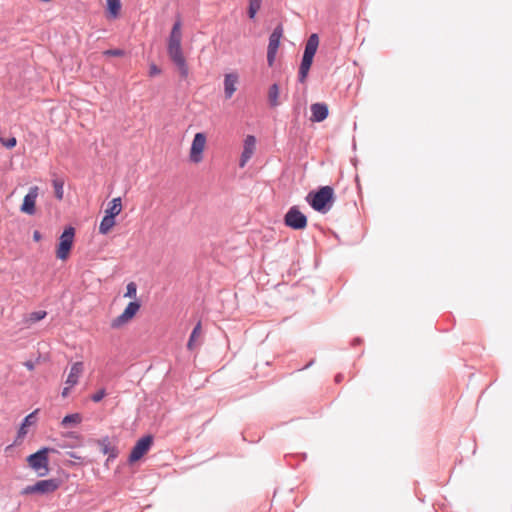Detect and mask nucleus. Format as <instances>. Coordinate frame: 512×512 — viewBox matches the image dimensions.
Segmentation results:
<instances>
[{
    "label": "nucleus",
    "instance_id": "f257e3e1",
    "mask_svg": "<svg viewBox=\"0 0 512 512\" xmlns=\"http://www.w3.org/2000/svg\"><path fill=\"white\" fill-rule=\"evenodd\" d=\"M307 203L318 213H328L335 202V193L332 186H320L310 191L306 196Z\"/></svg>",
    "mask_w": 512,
    "mask_h": 512
},
{
    "label": "nucleus",
    "instance_id": "f03ea898",
    "mask_svg": "<svg viewBox=\"0 0 512 512\" xmlns=\"http://www.w3.org/2000/svg\"><path fill=\"white\" fill-rule=\"evenodd\" d=\"M319 46L318 34L312 33L304 47L301 63L298 71V81L304 83L308 77L310 68L313 64L314 56Z\"/></svg>",
    "mask_w": 512,
    "mask_h": 512
},
{
    "label": "nucleus",
    "instance_id": "7ed1b4c3",
    "mask_svg": "<svg viewBox=\"0 0 512 512\" xmlns=\"http://www.w3.org/2000/svg\"><path fill=\"white\" fill-rule=\"evenodd\" d=\"M56 452L54 448L42 447L36 452L30 454L26 461L29 467L34 470L39 477H44L49 473V453Z\"/></svg>",
    "mask_w": 512,
    "mask_h": 512
},
{
    "label": "nucleus",
    "instance_id": "20e7f679",
    "mask_svg": "<svg viewBox=\"0 0 512 512\" xmlns=\"http://www.w3.org/2000/svg\"><path fill=\"white\" fill-rule=\"evenodd\" d=\"M75 237V229L72 226H67L59 237V242L56 249V257L60 260H66L73 247Z\"/></svg>",
    "mask_w": 512,
    "mask_h": 512
},
{
    "label": "nucleus",
    "instance_id": "39448f33",
    "mask_svg": "<svg viewBox=\"0 0 512 512\" xmlns=\"http://www.w3.org/2000/svg\"><path fill=\"white\" fill-rule=\"evenodd\" d=\"M153 441L152 434H146L138 439L130 451L128 462L132 464L139 461L151 449Z\"/></svg>",
    "mask_w": 512,
    "mask_h": 512
},
{
    "label": "nucleus",
    "instance_id": "423d86ee",
    "mask_svg": "<svg viewBox=\"0 0 512 512\" xmlns=\"http://www.w3.org/2000/svg\"><path fill=\"white\" fill-rule=\"evenodd\" d=\"M307 216L298 206H292L284 215V224L293 230H303L307 227Z\"/></svg>",
    "mask_w": 512,
    "mask_h": 512
},
{
    "label": "nucleus",
    "instance_id": "0eeeda50",
    "mask_svg": "<svg viewBox=\"0 0 512 512\" xmlns=\"http://www.w3.org/2000/svg\"><path fill=\"white\" fill-rule=\"evenodd\" d=\"M141 308V303L139 300H133L128 303L125 307L124 311L116 318L111 321L112 329H119L128 322H130L138 313Z\"/></svg>",
    "mask_w": 512,
    "mask_h": 512
},
{
    "label": "nucleus",
    "instance_id": "6e6552de",
    "mask_svg": "<svg viewBox=\"0 0 512 512\" xmlns=\"http://www.w3.org/2000/svg\"><path fill=\"white\" fill-rule=\"evenodd\" d=\"M167 53L171 61L177 66L181 77L186 78L188 76L189 70L185 57L182 53L181 44L168 45Z\"/></svg>",
    "mask_w": 512,
    "mask_h": 512
},
{
    "label": "nucleus",
    "instance_id": "1a4fd4ad",
    "mask_svg": "<svg viewBox=\"0 0 512 512\" xmlns=\"http://www.w3.org/2000/svg\"><path fill=\"white\" fill-rule=\"evenodd\" d=\"M283 35V27L281 24L277 25L269 36V43L267 47V63L268 66H273L276 58L280 40Z\"/></svg>",
    "mask_w": 512,
    "mask_h": 512
},
{
    "label": "nucleus",
    "instance_id": "9d476101",
    "mask_svg": "<svg viewBox=\"0 0 512 512\" xmlns=\"http://www.w3.org/2000/svg\"><path fill=\"white\" fill-rule=\"evenodd\" d=\"M206 143V136L202 132H198L194 135L191 148H190V160L194 163H198L203 158V150Z\"/></svg>",
    "mask_w": 512,
    "mask_h": 512
},
{
    "label": "nucleus",
    "instance_id": "9b49d317",
    "mask_svg": "<svg viewBox=\"0 0 512 512\" xmlns=\"http://www.w3.org/2000/svg\"><path fill=\"white\" fill-rule=\"evenodd\" d=\"M39 188L37 186H32L29 188L28 193L24 196L23 203L20 207V211L33 215L36 212V199L38 197Z\"/></svg>",
    "mask_w": 512,
    "mask_h": 512
},
{
    "label": "nucleus",
    "instance_id": "f8f14e48",
    "mask_svg": "<svg viewBox=\"0 0 512 512\" xmlns=\"http://www.w3.org/2000/svg\"><path fill=\"white\" fill-rule=\"evenodd\" d=\"M311 118L310 120L312 122H322L324 121L329 114V108L326 103L323 102H317L311 105Z\"/></svg>",
    "mask_w": 512,
    "mask_h": 512
},
{
    "label": "nucleus",
    "instance_id": "ddd939ff",
    "mask_svg": "<svg viewBox=\"0 0 512 512\" xmlns=\"http://www.w3.org/2000/svg\"><path fill=\"white\" fill-rule=\"evenodd\" d=\"M256 144V138L253 135H247L244 140V147L240 157V167H244L246 162L252 157Z\"/></svg>",
    "mask_w": 512,
    "mask_h": 512
},
{
    "label": "nucleus",
    "instance_id": "4468645a",
    "mask_svg": "<svg viewBox=\"0 0 512 512\" xmlns=\"http://www.w3.org/2000/svg\"><path fill=\"white\" fill-rule=\"evenodd\" d=\"M61 485L58 478H50L38 481L39 495H47L56 491Z\"/></svg>",
    "mask_w": 512,
    "mask_h": 512
},
{
    "label": "nucleus",
    "instance_id": "2eb2a0df",
    "mask_svg": "<svg viewBox=\"0 0 512 512\" xmlns=\"http://www.w3.org/2000/svg\"><path fill=\"white\" fill-rule=\"evenodd\" d=\"M83 370H84L83 362L77 361V362L73 363L70 368V372L67 376L66 384L69 385L70 387L75 386L78 383L79 377L82 374Z\"/></svg>",
    "mask_w": 512,
    "mask_h": 512
},
{
    "label": "nucleus",
    "instance_id": "dca6fc26",
    "mask_svg": "<svg viewBox=\"0 0 512 512\" xmlns=\"http://www.w3.org/2000/svg\"><path fill=\"white\" fill-rule=\"evenodd\" d=\"M238 75L236 73H227L224 77V94L226 99H230L236 91Z\"/></svg>",
    "mask_w": 512,
    "mask_h": 512
},
{
    "label": "nucleus",
    "instance_id": "f3484780",
    "mask_svg": "<svg viewBox=\"0 0 512 512\" xmlns=\"http://www.w3.org/2000/svg\"><path fill=\"white\" fill-rule=\"evenodd\" d=\"M182 39V33H181V22L180 20H177L171 29L169 38H168V45H175V44H181Z\"/></svg>",
    "mask_w": 512,
    "mask_h": 512
},
{
    "label": "nucleus",
    "instance_id": "a211bd4d",
    "mask_svg": "<svg viewBox=\"0 0 512 512\" xmlns=\"http://www.w3.org/2000/svg\"><path fill=\"white\" fill-rule=\"evenodd\" d=\"M82 419L83 417L80 413L67 414L63 417L60 424L64 428L74 427L79 425L82 422Z\"/></svg>",
    "mask_w": 512,
    "mask_h": 512
},
{
    "label": "nucleus",
    "instance_id": "6ab92c4d",
    "mask_svg": "<svg viewBox=\"0 0 512 512\" xmlns=\"http://www.w3.org/2000/svg\"><path fill=\"white\" fill-rule=\"evenodd\" d=\"M121 210H122L121 198L117 197V198L112 199L109 202L108 208L105 210V215H109L112 218H116V216L120 214Z\"/></svg>",
    "mask_w": 512,
    "mask_h": 512
},
{
    "label": "nucleus",
    "instance_id": "aec40b11",
    "mask_svg": "<svg viewBox=\"0 0 512 512\" xmlns=\"http://www.w3.org/2000/svg\"><path fill=\"white\" fill-rule=\"evenodd\" d=\"M107 3V14L110 18H117L120 14V10L122 7L120 0H106Z\"/></svg>",
    "mask_w": 512,
    "mask_h": 512
},
{
    "label": "nucleus",
    "instance_id": "412c9836",
    "mask_svg": "<svg viewBox=\"0 0 512 512\" xmlns=\"http://www.w3.org/2000/svg\"><path fill=\"white\" fill-rule=\"evenodd\" d=\"M115 223V218H112L109 215H104L99 225V233L106 235L113 228Z\"/></svg>",
    "mask_w": 512,
    "mask_h": 512
},
{
    "label": "nucleus",
    "instance_id": "4be33fe9",
    "mask_svg": "<svg viewBox=\"0 0 512 512\" xmlns=\"http://www.w3.org/2000/svg\"><path fill=\"white\" fill-rule=\"evenodd\" d=\"M35 414H36V411L28 414L27 416L24 417L22 423H21V426L20 428L18 429V438H22L26 435L27 433V430L26 428L28 426H30L33 422H34V418H35Z\"/></svg>",
    "mask_w": 512,
    "mask_h": 512
},
{
    "label": "nucleus",
    "instance_id": "5701e85b",
    "mask_svg": "<svg viewBox=\"0 0 512 512\" xmlns=\"http://www.w3.org/2000/svg\"><path fill=\"white\" fill-rule=\"evenodd\" d=\"M279 85L277 83L272 84L268 90V100L271 107L279 105Z\"/></svg>",
    "mask_w": 512,
    "mask_h": 512
},
{
    "label": "nucleus",
    "instance_id": "b1692460",
    "mask_svg": "<svg viewBox=\"0 0 512 512\" xmlns=\"http://www.w3.org/2000/svg\"><path fill=\"white\" fill-rule=\"evenodd\" d=\"M52 186L54 188L55 197L58 200H62L63 196H64V190H63L64 179L63 178H58V177L54 178L52 180Z\"/></svg>",
    "mask_w": 512,
    "mask_h": 512
},
{
    "label": "nucleus",
    "instance_id": "393cba45",
    "mask_svg": "<svg viewBox=\"0 0 512 512\" xmlns=\"http://www.w3.org/2000/svg\"><path fill=\"white\" fill-rule=\"evenodd\" d=\"M200 333H201V322H198L194 326V328L190 334L188 343H187V348L189 350H193L195 348V346H196L195 342H196V339L200 336Z\"/></svg>",
    "mask_w": 512,
    "mask_h": 512
},
{
    "label": "nucleus",
    "instance_id": "a878e982",
    "mask_svg": "<svg viewBox=\"0 0 512 512\" xmlns=\"http://www.w3.org/2000/svg\"><path fill=\"white\" fill-rule=\"evenodd\" d=\"M261 5L262 0H249L248 17L250 19H254L256 17L257 12L261 8Z\"/></svg>",
    "mask_w": 512,
    "mask_h": 512
},
{
    "label": "nucleus",
    "instance_id": "bb28decb",
    "mask_svg": "<svg viewBox=\"0 0 512 512\" xmlns=\"http://www.w3.org/2000/svg\"><path fill=\"white\" fill-rule=\"evenodd\" d=\"M99 444L101 446V451L103 454H108L110 457H116V454L114 452V449L111 448L109 438L105 437L101 440H99Z\"/></svg>",
    "mask_w": 512,
    "mask_h": 512
},
{
    "label": "nucleus",
    "instance_id": "cd10ccee",
    "mask_svg": "<svg viewBox=\"0 0 512 512\" xmlns=\"http://www.w3.org/2000/svg\"><path fill=\"white\" fill-rule=\"evenodd\" d=\"M46 315H47V312L44 310L34 311L29 314L28 321L30 323H36V322L44 319L46 317Z\"/></svg>",
    "mask_w": 512,
    "mask_h": 512
},
{
    "label": "nucleus",
    "instance_id": "c85d7f7f",
    "mask_svg": "<svg viewBox=\"0 0 512 512\" xmlns=\"http://www.w3.org/2000/svg\"><path fill=\"white\" fill-rule=\"evenodd\" d=\"M137 294V285L134 282H129L126 286L125 298H135Z\"/></svg>",
    "mask_w": 512,
    "mask_h": 512
},
{
    "label": "nucleus",
    "instance_id": "c756f323",
    "mask_svg": "<svg viewBox=\"0 0 512 512\" xmlns=\"http://www.w3.org/2000/svg\"><path fill=\"white\" fill-rule=\"evenodd\" d=\"M22 495H32L37 494L39 495V488H38V481L32 485H28L21 491Z\"/></svg>",
    "mask_w": 512,
    "mask_h": 512
},
{
    "label": "nucleus",
    "instance_id": "7c9ffc66",
    "mask_svg": "<svg viewBox=\"0 0 512 512\" xmlns=\"http://www.w3.org/2000/svg\"><path fill=\"white\" fill-rule=\"evenodd\" d=\"M0 141H1L2 145L4 147H6L7 149H12L17 144V140H16L15 137H10V138H7V139L1 138Z\"/></svg>",
    "mask_w": 512,
    "mask_h": 512
},
{
    "label": "nucleus",
    "instance_id": "2f4dec72",
    "mask_svg": "<svg viewBox=\"0 0 512 512\" xmlns=\"http://www.w3.org/2000/svg\"><path fill=\"white\" fill-rule=\"evenodd\" d=\"M125 51L122 49H109L104 52V55L106 56H113V57H122L124 56Z\"/></svg>",
    "mask_w": 512,
    "mask_h": 512
},
{
    "label": "nucleus",
    "instance_id": "473e14b6",
    "mask_svg": "<svg viewBox=\"0 0 512 512\" xmlns=\"http://www.w3.org/2000/svg\"><path fill=\"white\" fill-rule=\"evenodd\" d=\"M105 395H106L105 389H100L91 396V400L93 402L98 403L105 397Z\"/></svg>",
    "mask_w": 512,
    "mask_h": 512
},
{
    "label": "nucleus",
    "instance_id": "72a5a7b5",
    "mask_svg": "<svg viewBox=\"0 0 512 512\" xmlns=\"http://www.w3.org/2000/svg\"><path fill=\"white\" fill-rule=\"evenodd\" d=\"M161 73V69L154 63L149 67V76L153 77Z\"/></svg>",
    "mask_w": 512,
    "mask_h": 512
},
{
    "label": "nucleus",
    "instance_id": "f704fd0d",
    "mask_svg": "<svg viewBox=\"0 0 512 512\" xmlns=\"http://www.w3.org/2000/svg\"><path fill=\"white\" fill-rule=\"evenodd\" d=\"M41 238H42V234L40 233V231L35 230V231L33 232V240H34V241H36V242H38V241H40V240H41Z\"/></svg>",
    "mask_w": 512,
    "mask_h": 512
},
{
    "label": "nucleus",
    "instance_id": "c9c22d12",
    "mask_svg": "<svg viewBox=\"0 0 512 512\" xmlns=\"http://www.w3.org/2000/svg\"><path fill=\"white\" fill-rule=\"evenodd\" d=\"M70 389L71 387L69 385L64 387L61 393L62 397H67L69 395Z\"/></svg>",
    "mask_w": 512,
    "mask_h": 512
},
{
    "label": "nucleus",
    "instance_id": "e433bc0d",
    "mask_svg": "<svg viewBox=\"0 0 512 512\" xmlns=\"http://www.w3.org/2000/svg\"><path fill=\"white\" fill-rule=\"evenodd\" d=\"M24 366L30 371L34 369V363L32 361H26Z\"/></svg>",
    "mask_w": 512,
    "mask_h": 512
},
{
    "label": "nucleus",
    "instance_id": "4c0bfd02",
    "mask_svg": "<svg viewBox=\"0 0 512 512\" xmlns=\"http://www.w3.org/2000/svg\"><path fill=\"white\" fill-rule=\"evenodd\" d=\"M362 343V339L360 337H356L353 341H352V345L353 346H356V345H359Z\"/></svg>",
    "mask_w": 512,
    "mask_h": 512
},
{
    "label": "nucleus",
    "instance_id": "58836bf2",
    "mask_svg": "<svg viewBox=\"0 0 512 512\" xmlns=\"http://www.w3.org/2000/svg\"><path fill=\"white\" fill-rule=\"evenodd\" d=\"M343 374L339 373L335 376V382L340 383L343 380Z\"/></svg>",
    "mask_w": 512,
    "mask_h": 512
},
{
    "label": "nucleus",
    "instance_id": "ea45409f",
    "mask_svg": "<svg viewBox=\"0 0 512 512\" xmlns=\"http://www.w3.org/2000/svg\"><path fill=\"white\" fill-rule=\"evenodd\" d=\"M67 454L72 457V458H75V459H80L79 456H77L74 452H67Z\"/></svg>",
    "mask_w": 512,
    "mask_h": 512
},
{
    "label": "nucleus",
    "instance_id": "a19ab883",
    "mask_svg": "<svg viewBox=\"0 0 512 512\" xmlns=\"http://www.w3.org/2000/svg\"><path fill=\"white\" fill-rule=\"evenodd\" d=\"M314 364V360L312 359L307 365H305L302 369H307Z\"/></svg>",
    "mask_w": 512,
    "mask_h": 512
},
{
    "label": "nucleus",
    "instance_id": "79ce46f5",
    "mask_svg": "<svg viewBox=\"0 0 512 512\" xmlns=\"http://www.w3.org/2000/svg\"><path fill=\"white\" fill-rule=\"evenodd\" d=\"M66 435L68 437H71V438H76V433L75 432H68Z\"/></svg>",
    "mask_w": 512,
    "mask_h": 512
}]
</instances>
